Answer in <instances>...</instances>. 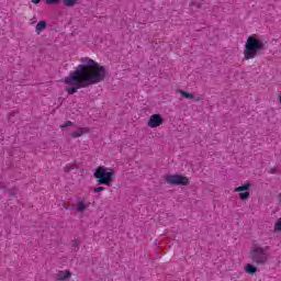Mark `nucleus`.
Here are the masks:
<instances>
[{
  "instance_id": "obj_1",
  "label": "nucleus",
  "mask_w": 281,
  "mask_h": 281,
  "mask_svg": "<svg viewBox=\"0 0 281 281\" xmlns=\"http://www.w3.org/2000/svg\"><path fill=\"white\" fill-rule=\"evenodd\" d=\"M80 65L76 70L70 71L69 76L65 77L64 82L70 88H66L69 95L78 93V89H87L91 85L103 82L106 78V68L98 64V61L89 58L81 57Z\"/></svg>"
},
{
  "instance_id": "obj_2",
  "label": "nucleus",
  "mask_w": 281,
  "mask_h": 281,
  "mask_svg": "<svg viewBox=\"0 0 281 281\" xmlns=\"http://www.w3.org/2000/svg\"><path fill=\"white\" fill-rule=\"evenodd\" d=\"M265 42L258 35H250L245 44L244 56L246 60H251L265 52Z\"/></svg>"
},
{
  "instance_id": "obj_3",
  "label": "nucleus",
  "mask_w": 281,
  "mask_h": 281,
  "mask_svg": "<svg viewBox=\"0 0 281 281\" xmlns=\"http://www.w3.org/2000/svg\"><path fill=\"white\" fill-rule=\"evenodd\" d=\"M249 258L254 265L265 267L271 258V247L255 245L250 250Z\"/></svg>"
},
{
  "instance_id": "obj_4",
  "label": "nucleus",
  "mask_w": 281,
  "mask_h": 281,
  "mask_svg": "<svg viewBox=\"0 0 281 281\" xmlns=\"http://www.w3.org/2000/svg\"><path fill=\"white\" fill-rule=\"evenodd\" d=\"M113 177H115V172L111 168L100 166L94 171V179H97L98 186H112Z\"/></svg>"
},
{
  "instance_id": "obj_5",
  "label": "nucleus",
  "mask_w": 281,
  "mask_h": 281,
  "mask_svg": "<svg viewBox=\"0 0 281 281\" xmlns=\"http://www.w3.org/2000/svg\"><path fill=\"white\" fill-rule=\"evenodd\" d=\"M165 181L170 186H189L190 184V179L181 175L166 176Z\"/></svg>"
},
{
  "instance_id": "obj_6",
  "label": "nucleus",
  "mask_w": 281,
  "mask_h": 281,
  "mask_svg": "<svg viewBox=\"0 0 281 281\" xmlns=\"http://www.w3.org/2000/svg\"><path fill=\"white\" fill-rule=\"evenodd\" d=\"M164 124V117H161V114H154L149 117L148 126L150 128H157L158 126H161Z\"/></svg>"
},
{
  "instance_id": "obj_7",
  "label": "nucleus",
  "mask_w": 281,
  "mask_h": 281,
  "mask_svg": "<svg viewBox=\"0 0 281 281\" xmlns=\"http://www.w3.org/2000/svg\"><path fill=\"white\" fill-rule=\"evenodd\" d=\"M55 278L57 281L69 280V278H71V272L69 270L59 271Z\"/></svg>"
},
{
  "instance_id": "obj_8",
  "label": "nucleus",
  "mask_w": 281,
  "mask_h": 281,
  "mask_svg": "<svg viewBox=\"0 0 281 281\" xmlns=\"http://www.w3.org/2000/svg\"><path fill=\"white\" fill-rule=\"evenodd\" d=\"M86 133H89V128L88 127H79L77 131L72 132L70 134V136L76 139L78 137H82V135H85Z\"/></svg>"
},
{
  "instance_id": "obj_9",
  "label": "nucleus",
  "mask_w": 281,
  "mask_h": 281,
  "mask_svg": "<svg viewBox=\"0 0 281 281\" xmlns=\"http://www.w3.org/2000/svg\"><path fill=\"white\" fill-rule=\"evenodd\" d=\"M46 29H47V22L46 21H40L36 24L35 32L37 34H41L43 32V30H46Z\"/></svg>"
},
{
  "instance_id": "obj_10",
  "label": "nucleus",
  "mask_w": 281,
  "mask_h": 281,
  "mask_svg": "<svg viewBox=\"0 0 281 281\" xmlns=\"http://www.w3.org/2000/svg\"><path fill=\"white\" fill-rule=\"evenodd\" d=\"M90 203H85L83 201H79L77 202V212H85V210H87V207H89Z\"/></svg>"
},
{
  "instance_id": "obj_11",
  "label": "nucleus",
  "mask_w": 281,
  "mask_h": 281,
  "mask_svg": "<svg viewBox=\"0 0 281 281\" xmlns=\"http://www.w3.org/2000/svg\"><path fill=\"white\" fill-rule=\"evenodd\" d=\"M245 271L246 273H250L251 276H254V273L258 272V268L254 265L248 263L245 267Z\"/></svg>"
},
{
  "instance_id": "obj_12",
  "label": "nucleus",
  "mask_w": 281,
  "mask_h": 281,
  "mask_svg": "<svg viewBox=\"0 0 281 281\" xmlns=\"http://www.w3.org/2000/svg\"><path fill=\"white\" fill-rule=\"evenodd\" d=\"M251 188V184L249 182L245 183L244 186L237 187L235 189V192H245Z\"/></svg>"
},
{
  "instance_id": "obj_13",
  "label": "nucleus",
  "mask_w": 281,
  "mask_h": 281,
  "mask_svg": "<svg viewBox=\"0 0 281 281\" xmlns=\"http://www.w3.org/2000/svg\"><path fill=\"white\" fill-rule=\"evenodd\" d=\"M179 93L182 95V98H186L187 100H194V94L186 92L183 90H179Z\"/></svg>"
},
{
  "instance_id": "obj_14",
  "label": "nucleus",
  "mask_w": 281,
  "mask_h": 281,
  "mask_svg": "<svg viewBox=\"0 0 281 281\" xmlns=\"http://www.w3.org/2000/svg\"><path fill=\"white\" fill-rule=\"evenodd\" d=\"M76 1L78 0H64V3L67 8H74V5H76Z\"/></svg>"
},
{
  "instance_id": "obj_15",
  "label": "nucleus",
  "mask_w": 281,
  "mask_h": 281,
  "mask_svg": "<svg viewBox=\"0 0 281 281\" xmlns=\"http://www.w3.org/2000/svg\"><path fill=\"white\" fill-rule=\"evenodd\" d=\"M239 199H240L241 201H247V199H249V192L246 191V192L239 193Z\"/></svg>"
},
{
  "instance_id": "obj_16",
  "label": "nucleus",
  "mask_w": 281,
  "mask_h": 281,
  "mask_svg": "<svg viewBox=\"0 0 281 281\" xmlns=\"http://www.w3.org/2000/svg\"><path fill=\"white\" fill-rule=\"evenodd\" d=\"M71 170H76V165H67V166L64 168V171H65V172H71Z\"/></svg>"
},
{
  "instance_id": "obj_17",
  "label": "nucleus",
  "mask_w": 281,
  "mask_h": 281,
  "mask_svg": "<svg viewBox=\"0 0 281 281\" xmlns=\"http://www.w3.org/2000/svg\"><path fill=\"white\" fill-rule=\"evenodd\" d=\"M274 231L276 232H281V218H279L277 221V223L274 224Z\"/></svg>"
},
{
  "instance_id": "obj_18",
  "label": "nucleus",
  "mask_w": 281,
  "mask_h": 281,
  "mask_svg": "<svg viewBox=\"0 0 281 281\" xmlns=\"http://www.w3.org/2000/svg\"><path fill=\"white\" fill-rule=\"evenodd\" d=\"M69 126H74V122H71V121H67L64 125H61L60 127L61 128H67V127H69Z\"/></svg>"
},
{
  "instance_id": "obj_19",
  "label": "nucleus",
  "mask_w": 281,
  "mask_h": 281,
  "mask_svg": "<svg viewBox=\"0 0 281 281\" xmlns=\"http://www.w3.org/2000/svg\"><path fill=\"white\" fill-rule=\"evenodd\" d=\"M103 190H106V188L104 187H98V188H94V192L98 194L99 192H103Z\"/></svg>"
},
{
  "instance_id": "obj_20",
  "label": "nucleus",
  "mask_w": 281,
  "mask_h": 281,
  "mask_svg": "<svg viewBox=\"0 0 281 281\" xmlns=\"http://www.w3.org/2000/svg\"><path fill=\"white\" fill-rule=\"evenodd\" d=\"M269 173L270 175H278V168L277 167H273L269 170Z\"/></svg>"
},
{
  "instance_id": "obj_21",
  "label": "nucleus",
  "mask_w": 281,
  "mask_h": 281,
  "mask_svg": "<svg viewBox=\"0 0 281 281\" xmlns=\"http://www.w3.org/2000/svg\"><path fill=\"white\" fill-rule=\"evenodd\" d=\"M46 3H60V0H46Z\"/></svg>"
},
{
  "instance_id": "obj_22",
  "label": "nucleus",
  "mask_w": 281,
  "mask_h": 281,
  "mask_svg": "<svg viewBox=\"0 0 281 281\" xmlns=\"http://www.w3.org/2000/svg\"><path fill=\"white\" fill-rule=\"evenodd\" d=\"M78 240H72V247L75 248V249H78Z\"/></svg>"
},
{
  "instance_id": "obj_23",
  "label": "nucleus",
  "mask_w": 281,
  "mask_h": 281,
  "mask_svg": "<svg viewBox=\"0 0 281 281\" xmlns=\"http://www.w3.org/2000/svg\"><path fill=\"white\" fill-rule=\"evenodd\" d=\"M32 3H34L35 5L41 3V0H32Z\"/></svg>"
},
{
  "instance_id": "obj_24",
  "label": "nucleus",
  "mask_w": 281,
  "mask_h": 281,
  "mask_svg": "<svg viewBox=\"0 0 281 281\" xmlns=\"http://www.w3.org/2000/svg\"><path fill=\"white\" fill-rule=\"evenodd\" d=\"M194 100L195 102H201V97H195Z\"/></svg>"
}]
</instances>
